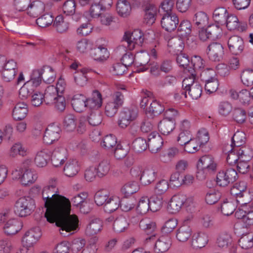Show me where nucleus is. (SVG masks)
<instances>
[{"mask_svg": "<svg viewBox=\"0 0 253 253\" xmlns=\"http://www.w3.org/2000/svg\"><path fill=\"white\" fill-rule=\"evenodd\" d=\"M42 195L46 208L45 217L70 201L58 194L55 179H52L43 188Z\"/></svg>", "mask_w": 253, "mask_h": 253, "instance_id": "nucleus-2", "label": "nucleus"}, {"mask_svg": "<svg viewBox=\"0 0 253 253\" xmlns=\"http://www.w3.org/2000/svg\"><path fill=\"white\" fill-rule=\"evenodd\" d=\"M168 45L173 49L174 51H181L184 47V43L180 38L175 37L168 41Z\"/></svg>", "mask_w": 253, "mask_h": 253, "instance_id": "nucleus-58", "label": "nucleus"}, {"mask_svg": "<svg viewBox=\"0 0 253 253\" xmlns=\"http://www.w3.org/2000/svg\"><path fill=\"white\" fill-rule=\"evenodd\" d=\"M35 201L30 197H23L16 202L14 207L15 214L21 217L30 215L35 210Z\"/></svg>", "mask_w": 253, "mask_h": 253, "instance_id": "nucleus-3", "label": "nucleus"}, {"mask_svg": "<svg viewBox=\"0 0 253 253\" xmlns=\"http://www.w3.org/2000/svg\"><path fill=\"white\" fill-rule=\"evenodd\" d=\"M120 208L123 211L127 212L133 209L136 204V200L133 197H124L120 200Z\"/></svg>", "mask_w": 253, "mask_h": 253, "instance_id": "nucleus-50", "label": "nucleus"}, {"mask_svg": "<svg viewBox=\"0 0 253 253\" xmlns=\"http://www.w3.org/2000/svg\"><path fill=\"white\" fill-rule=\"evenodd\" d=\"M161 22L163 29L168 32H172L176 28L179 19L175 13L165 14Z\"/></svg>", "mask_w": 253, "mask_h": 253, "instance_id": "nucleus-11", "label": "nucleus"}, {"mask_svg": "<svg viewBox=\"0 0 253 253\" xmlns=\"http://www.w3.org/2000/svg\"><path fill=\"white\" fill-rule=\"evenodd\" d=\"M148 147L150 151L153 153H157L163 144L161 136L156 132H153L148 136Z\"/></svg>", "mask_w": 253, "mask_h": 253, "instance_id": "nucleus-17", "label": "nucleus"}, {"mask_svg": "<svg viewBox=\"0 0 253 253\" xmlns=\"http://www.w3.org/2000/svg\"><path fill=\"white\" fill-rule=\"evenodd\" d=\"M171 245V241L169 237H161L156 242L155 252L156 253H162L167 252Z\"/></svg>", "mask_w": 253, "mask_h": 253, "instance_id": "nucleus-31", "label": "nucleus"}, {"mask_svg": "<svg viewBox=\"0 0 253 253\" xmlns=\"http://www.w3.org/2000/svg\"><path fill=\"white\" fill-rule=\"evenodd\" d=\"M42 235L39 227H35L27 231L23 237V242L25 246L32 247Z\"/></svg>", "mask_w": 253, "mask_h": 253, "instance_id": "nucleus-13", "label": "nucleus"}, {"mask_svg": "<svg viewBox=\"0 0 253 253\" xmlns=\"http://www.w3.org/2000/svg\"><path fill=\"white\" fill-rule=\"evenodd\" d=\"M221 196L219 191L215 189L210 190L206 195L205 200L208 204L212 205L217 202Z\"/></svg>", "mask_w": 253, "mask_h": 253, "instance_id": "nucleus-51", "label": "nucleus"}, {"mask_svg": "<svg viewBox=\"0 0 253 253\" xmlns=\"http://www.w3.org/2000/svg\"><path fill=\"white\" fill-rule=\"evenodd\" d=\"M80 170V165L76 159H70L66 163L64 168V173L68 177L76 175Z\"/></svg>", "mask_w": 253, "mask_h": 253, "instance_id": "nucleus-25", "label": "nucleus"}, {"mask_svg": "<svg viewBox=\"0 0 253 253\" xmlns=\"http://www.w3.org/2000/svg\"><path fill=\"white\" fill-rule=\"evenodd\" d=\"M53 26L60 33L67 32L69 27V23L64 20L62 16H57L53 22Z\"/></svg>", "mask_w": 253, "mask_h": 253, "instance_id": "nucleus-43", "label": "nucleus"}, {"mask_svg": "<svg viewBox=\"0 0 253 253\" xmlns=\"http://www.w3.org/2000/svg\"><path fill=\"white\" fill-rule=\"evenodd\" d=\"M199 167L204 169L210 173L215 172L218 167V164L215 158L211 155H205L201 157L198 161Z\"/></svg>", "mask_w": 253, "mask_h": 253, "instance_id": "nucleus-8", "label": "nucleus"}, {"mask_svg": "<svg viewBox=\"0 0 253 253\" xmlns=\"http://www.w3.org/2000/svg\"><path fill=\"white\" fill-rule=\"evenodd\" d=\"M16 70V63L13 60L7 61L4 66L2 72L3 79L5 82H10L14 79Z\"/></svg>", "mask_w": 253, "mask_h": 253, "instance_id": "nucleus-18", "label": "nucleus"}, {"mask_svg": "<svg viewBox=\"0 0 253 253\" xmlns=\"http://www.w3.org/2000/svg\"><path fill=\"white\" fill-rule=\"evenodd\" d=\"M246 135L242 131H236L232 137V142L230 147L235 149H239L245 143Z\"/></svg>", "mask_w": 253, "mask_h": 253, "instance_id": "nucleus-35", "label": "nucleus"}, {"mask_svg": "<svg viewBox=\"0 0 253 253\" xmlns=\"http://www.w3.org/2000/svg\"><path fill=\"white\" fill-rule=\"evenodd\" d=\"M209 17L207 13L203 11H199L194 16V24L199 28H203L208 23Z\"/></svg>", "mask_w": 253, "mask_h": 253, "instance_id": "nucleus-39", "label": "nucleus"}, {"mask_svg": "<svg viewBox=\"0 0 253 253\" xmlns=\"http://www.w3.org/2000/svg\"><path fill=\"white\" fill-rule=\"evenodd\" d=\"M227 18L225 25H226L228 30L230 31L235 30H243V29L240 27V22L236 16L229 14Z\"/></svg>", "mask_w": 253, "mask_h": 253, "instance_id": "nucleus-45", "label": "nucleus"}, {"mask_svg": "<svg viewBox=\"0 0 253 253\" xmlns=\"http://www.w3.org/2000/svg\"><path fill=\"white\" fill-rule=\"evenodd\" d=\"M159 131L163 135H168L174 128V122L169 120L163 119L159 125Z\"/></svg>", "mask_w": 253, "mask_h": 253, "instance_id": "nucleus-42", "label": "nucleus"}, {"mask_svg": "<svg viewBox=\"0 0 253 253\" xmlns=\"http://www.w3.org/2000/svg\"><path fill=\"white\" fill-rule=\"evenodd\" d=\"M28 112L27 105L24 102H19L15 106L12 112V116L15 120H22L26 118Z\"/></svg>", "mask_w": 253, "mask_h": 253, "instance_id": "nucleus-26", "label": "nucleus"}, {"mask_svg": "<svg viewBox=\"0 0 253 253\" xmlns=\"http://www.w3.org/2000/svg\"><path fill=\"white\" fill-rule=\"evenodd\" d=\"M230 194L236 198L237 202L241 205H246L247 202L242 199L245 195H248L247 185L244 181L234 184L230 189Z\"/></svg>", "mask_w": 253, "mask_h": 253, "instance_id": "nucleus-7", "label": "nucleus"}, {"mask_svg": "<svg viewBox=\"0 0 253 253\" xmlns=\"http://www.w3.org/2000/svg\"><path fill=\"white\" fill-rule=\"evenodd\" d=\"M23 227V223L17 219L13 218L9 219L6 222L3 230L7 235H12L19 232Z\"/></svg>", "mask_w": 253, "mask_h": 253, "instance_id": "nucleus-20", "label": "nucleus"}, {"mask_svg": "<svg viewBox=\"0 0 253 253\" xmlns=\"http://www.w3.org/2000/svg\"><path fill=\"white\" fill-rule=\"evenodd\" d=\"M42 80V70L41 69H37L33 71L30 77V80L27 82V84H31L33 87H38Z\"/></svg>", "mask_w": 253, "mask_h": 253, "instance_id": "nucleus-47", "label": "nucleus"}, {"mask_svg": "<svg viewBox=\"0 0 253 253\" xmlns=\"http://www.w3.org/2000/svg\"><path fill=\"white\" fill-rule=\"evenodd\" d=\"M228 46L230 51L236 55L240 54L244 49V41L238 36H233L229 39Z\"/></svg>", "mask_w": 253, "mask_h": 253, "instance_id": "nucleus-15", "label": "nucleus"}, {"mask_svg": "<svg viewBox=\"0 0 253 253\" xmlns=\"http://www.w3.org/2000/svg\"><path fill=\"white\" fill-rule=\"evenodd\" d=\"M149 60V56L147 53H145L140 55L138 57V60L135 59L134 63L135 66L137 67L136 72L139 73L147 70L149 68L148 63Z\"/></svg>", "mask_w": 253, "mask_h": 253, "instance_id": "nucleus-33", "label": "nucleus"}, {"mask_svg": "<svg viewBox=\"0 0 253 253\" xmlns=\"http://www.w3.org/2000/svg\"><path fill=\"white\" fill-rule=\"evenodd\" d=\"M59 96L57 88L53 85H50L48 86L45 90L43 95L44 100L47 105H51Z\"/></svg>", "mask_w": 253, "mask_h": 253, "instance_id": "nucleus-32", "label": "nucleus"}, {"mask_svg": "<svg viewBox=\"0 0 253 253\" xmlns=\"http://www.w3.org/2000/svg\"><path fill=\"white\" fill-rule=\"evenodd\" d=\"M143 22L149 25H152L156 20L158 7L153 4H147L144 8Z\"/></svg>", "mask_w": 253, "mask_h": 253, "instance_id": "nucleus-21", "label": "nucleus"}, {"mask_svg": "<svg viewBox=\"0 0 253 253\" xmlns=\"http://www.w3.org/2000/svg\"><path fill=\"white\" fill-rule=\"evenodd\" d=\"M110 169V164L107 160H103L96 168L97 176L101 178L106 176Z\"/></svg>", "mask_w": 253, "mask_h": 253, "instance_id": "nucleus-53", "label": "nucleus"}, {"mask_svg": "<svg viewBox=\"0 0 253 253\" xmlns=\"http://www.w3.org/2000/svg\"><path fill=\"white\" fill-rule=\"evenodd\" d=\"M156 178V172L152 169L144 170L140 176L139 179L142 184L147 185L154 181Z\"/></svg>", "mask_w": 253, "mask_h": 253, "instance_id": "nucleus-40", "label": "nucleus"}, {"mask_svg": "<svg viewBox=\"0 0 253 253\" xmlns=\"http://www.w3.org/2000/svg\"><path fill=\"white\" fill-rule=\"evenodd\" d=\"M41 69L42 70L43 81L48 84L52 83L55 79V74L53 69L49 66L43 67Z\"/></svg>", "mask_w": 253, "mask_h": 253, "instance_id": "nucleus-49", "label": "nucleus"}, {"mask_svg": "<svg viewBox=\"0 0 253 253\" xmlns=\"http://www.w3.org/2000/svg\"><path fill=\"white\" fill-rule=\"evenodd\" d=\"M123 41V46L127 47L129 50H132L135 45H142L144 41L143 34L139 30H135L132 32H126L124 36Z\"/></svg>", "mask_w": 253, "mask_h": 253, "instance_id": "nucleus-5", "label": "nucleus"}, {"mask_svg": "<svg viewBox=\"0 0 253 253\" xmlns=\"http://www.w3.org/2000/svg\"><path fill=\"white\" fill-rule=\"evenodd\" d=\"M189 219L187 218L183 220L182 225L176 230V238L180 242L187 241L192 234V229L188 224Z\"/></svg>", "mask_w": 253, "mask_h": 253, "instance_id": "nucleus-16", "label": "nucleus"}, {"mask_svg": "<svg viewBox=\"0 0 253 253\" xmlns=\"http://www.w3.org/2000/svg\"><path fill=\"white\" fill-rule=\"evenodd\" d=\"M241 81L247 86L253 85V70L247 69L244 70L241 75Z\"/></svg>", "mask_w": 253, "mask_h": 253, "instance_id": "nucleus-61", "label": "nucleus"}, {"mask_svg": "<svg viewBox=\"0 0 253 253\" xmlns=\"http://www.w3.org/2000/svg\"><path fill=\"white\" fill-rule=\"evenodd\" d=\"M120 206V199L118 197H110L105 203L104 209L105 212L111 213L117 210Z\"/></svg>", "mask_w": 253, "mask_h": 253, "instance_id": "nucleus-46", "label": "nucleus"}, {"mask_svg": "<svg viewBox=\"0 0 253 253\" xmlns=\"http://www.w3.org/2000/svg\"><path fill=\"white\" fill-rule=\"evenodd\" d=\"M149 203V199L147 197H142L136 206L137 213L140 214L146 213L150 210Z\"/></svg>", "mask_w": 253, "mask_h": 253, "instance_id": "nucleus-63", "label": "nucleus"}, {"mask_svg": "<svg viewBox=\"0 0 253 253\" xmlns=\"http://www.w3.org/2000/svg\"><path fill=\"white\" fill-rule=\"evenodd\" d=\"M234 151H236V153L238 154L241 160L243 159L246 161H250L253 157V152L252 149L245 146L239 149H235Z\"/></svg>", "mask_w": 253, "mask_h": 253, "instance_id": "nucleus-56", "label": "nucleus"}, {"mask_svg": "<svg viewBox=\"0 0 253 253\" xmlns=\"http://www.w3.org/2000/svg\"><path fill=\"white\" fill-rule=\"evenodd\" d=\"M229 13L223 6H218L213 11L212 18L214 21L220 25H225Z\"/></svg>", "mask_w": 253, "mask_h": 253, "instance_id": "nucleus-23", "label": "nucleus"}, {"mask_svg": "<svg viewBox=\"0 0 253 253\" xmlns=\"http://www.w3.org/2000/svg\"><path fill=\"white\" fill-rule=\"evenodd\" d=\"M164 110V106L161 105L160 102L153 100L150 104L147 113L155 116L161 114Z\"/></svg>", "mask_w": 253, "mask_h": 253, "instance_id": "nucleus-52", "label": "nucleus"}, {"mask_svg": "<svg viewBox=\"0 0 253 253\" xmlns=\"http://www.w3.org/2000/svg\"><path fill=\"white\" fill-rule=\"evenodd\" d=\"M18 155L22 156L26 155V150L20 143L14 144L9 151V155L11 157H15Z\"/></svg>", "mask_w": 253, "mask_h": 253, "instance_id": "nucleus-64", "label": "nucleus"}, {"mask_svg": "<svg viewBox=\"0 0 253 253\" xmlns=\"http://www.w3.org/2000/svg\"><path fill=\"white\" fill-rule=\"evenodd\" d=\"M54 17L49 13H46L38 18L36 20L37 24L40 27L45 28L50 25L53 22Z\"/></svg>", "mask_w": 253, "mask_h": 253, "instance_id": "nucleus-60", "label": "nucleus"}, {"mask_svg": "<svg viewBox=\"0 0 253 253\" xmlns=\"http://www.w3.org/2000/svg\"><path fill=\"white\" fill-rule=\"evenodd\" d=\"M50 158V151L47 149H42L37 152L35 158V163L38 167H44L46 166Z\"/></svg>", "mask_w": 253, "mask_h": 253, "instance_id": "nucleus-24", "label": "nucleus"}, {"mask_svg": "<svg viewBox=\"0 0 253 253\" xmlns=\"http://www.w3.org/2000/svg\"><path fill=\"white\" fill-rule=\"evenodd\" d=\"M61 131L60 126L55 124H50L46 128L43 140L47 144H51L54 141L58 140L60 137Z\"/></svg>", "mask_w": 253, "mask_h": 253, "instance_id": "nucleus-9", "label": "nucleus"}, {"mask_svg": "<svg viewBox=\"0 0 253 253\" xmlns=\"http://www.w3.org/2000/svg\"><path fill=\"white\" fill-rule=\"evenodd\" d=\"M90 55L94 60L101 62L106 60L109 57V52L106 47L103 45H99L91 50Z\"/></svg>", "mask_w": 253, "mask_h": 253, "instance_id": "nucleus-27", "label": "nucleus"}, {"mask_svg": "<svg viewBox=\"0 0 253 253\" xmlns=\"http://www.w3.org/2000/svg\"><path fill=\"white\" fill-rule=\"evenodd\" d=\"M87 107L91 109H97L102 104L101 94L98 90H94L91 98L86 99Z\"/></svg>", "mask_w": 253, "mask_h": 253, "instance_id": "nucleus-28", "label": "nucleus"}, {"mask_svg": "<svg viewBox=\"0 0 253 253\" xmlns=\"http://www.w3.org/2000/svg\"><path fill=\"white\" fill-rule=\"evenodd\" d=\"M102 222L99 219L91 220L87 226L85 233L88 236H92L97 234L101 230Z\"/></svg>", "mask_w": 253, "mask_h": 253, "instance_id": "nucleus-36", "label": "nucleus"}, {"mask_svg": "<svg viewBox=\"0 0 253 253\" xmlns=\"http://www.w3.org/2000/svg\"><path fill=\"white\" fill-rule=\"evenodd\" d=\"M71 202L69 201L45 217L50 223H55L60 227L59 231L63 236L68 233L77 230L79 228V219L75 214H70Z\"/></svg>", "mask_w": 253, "mask_h": 253, "instance_id": "nucleus-1", "label": "nucleus"}, {"mask_svg": "<svg viewBox=\"0 0 253 253\" xmlns=\"http://www.w3.org/2000/svg\"><path fill=\"white\" fill-rule=\"evenodd\" d=\"M88 72L87 69L84 68L75 73L74 75V81L77 85L83 86L86 84V74Z\"/></svg>", "mask_w": 253, "mask_h": 253, "instance_id": "nucleus-48", "label": "nucleus"}, {"mask_svg": "<svg viewBox=\"0 0 253 253\" xmlns=\"http://www.w3.org/2000/svg\"><path fill=\"white\" fill-rule=\"evenodd\" d=\"M128 226L126 218L121 215L114 221L113 229L116 232L120 233L123 232Z\"/></svg>", "mask_w": 253, "mask_h": 253, "instance_id": "nucleus-44", "label": "nucleus"}, {"mask_svg": "<svg viewBox=\"0 0 253 253\" xmlns=\"http://www.w3.org/2000/svg\"><path fill=\"white\" fill-rule=\"evenodd\" d=\"M232 239L231 235L227 233L221 234L216 241L217 246L220 248H227L231 244Z\"/></svg>", "mask_w": 253, "mask_h": 253, "instance_id": "nucleus-54", "label": "nucleus"}, {"mask_svg": "<svg viewBox=\"0 0 253 253\" xmlns=\"http://www.w3.org/2000/svg\"><path fill=\"white\" fill-rule=\"evenodd\" d=\"M132 147L137 153L142 152L148 148L146 140L141 137H138L133 141Z\"/></svg>", "mask_w": 253, "mask_h": 253, "instance_id": "nucleus-62", "label": "nucleus"}, {"mask_svg": "<svg viewBox=\"0 0 253 253\" xmlns=\"http://www.w3.org/2000/svg\"><path fill=\"white\" fill-rule=\"evenodd\" d=\"M86 99L83 95H75L72 100V106L75 111L81 112L87 107Z\"/></svg>", "mask_w": 253, "mask_h": 253, "instance_id": "nucleus-34", "label": "nucleus"}, {"mask_svg": "<svg viewBox=\"0 0 253 253\" xmlns=\"http://www.w3.org/2000/svg\"><path fill=\"white\" fill-rule=\"evenodd\" d=\"M140 228L144 230L147 234H152L150 236H148L145 238V242L148 243L149 241H155V234L154 233L156 228L155 222L149 218H144L140 220L139 222Z\"/></svg>", "mask_w": 253, "mask_h": 253, "instance_id": "nucleus-12", "label": "nucleus"}, {"mask_svg": "<svg viewBox=\"0 0 253 253\" xmlns=\"http://www.w3.org/2000/svg\"><path fill=\"white\" fill-rule=\"evenodd\" d=\"M38 175L36 171L31 169H26L22 173L21 183L27 186L33 183L37 179Z\"/></svg>", "mask_w": 253, "mask_h": 253, "instance_id": "nucleus-30", "label": "nucleus"}, {"mask_svg": "<svg viewBox=\"0 0 253 253\" xmlns=\"http://www.w3.org/2000/svg\"><path fill=\"white\" fill-rule=\"evenodd\" d=\"M209 241L208 236L207 233L199 232L194 233L192 237L191 246L194 249L204 248Z\"/></svg>", "mask_w": 253, "mask_h": 253, "instance_id": "nucleus-19", "label": "nucleus"}, {"mask_svg": "<svg viewBox=\"0 0 253 253\" xmlns=\"http://www.w3.org/2000/svg\"><path fill=\"white\" fill-rule=\"evenodd\" d=\"M207 53L211 60L220 61L222 59L224 53L223 47L219 43L212 42L208 46Z\"/></svg>", "mask_w": 253, "mask_h": 253, "instance_id": "nucleus-10", "label": "nucleus"}, {"mask_svg": "<svg viewBox=\"0 0 253 253\" xmlns=\"http://www.w3.org/2000/svg\"><path fill=\"white\" fill-rule=\"evenodd\" d=\"M238 177L235 169L228 168L219 171L216 175V183L221 187L227 186L230 183L234 182Z\"/></svg>", "mask_w": 253, "mask_h": 253, "instance_id": "nucleus-6", "label": "nucleus"}, {"mask_svg": "<svg viewBox=\"0 0 253 253\" xmlns=\"http://www.w3.org/2000/svg\"><path fill=\"white\" fill-rule=\"evenodd\" d=\"M66 150L64 148H57L50 154L51 163L54 167H58L63 164L66 159Z\"/></svg>", "mask_w": 253, "mask_h": 253, "instance_id": "nucleus-22", "label": "nucleus"}, {"mask_svg": "<svg viewBox=\"0 0 253 253\" xmlns=\"http://www.w3.org/2000/svg\"><path fill=\"white\" fill-rule=\"evenodd\" d=\"M44 10V6L40 1H35L30 3L28 13L30 16L36 17L42 13Z\"/></svg>", "mask_w": 253, "mask_h": 253, "instance_id": "nucleus-38", "label": "nucleus"}, {"mask_svg": "<svg viewBox=\"0 0 253 253\" xmlns=\"http://www.w3.org/2000/svg\"><path fill=\"white\" fill-rule=\"evenodd\" d=\"M139 189L138 183L136 181H130L125 184L121 188V192L125 197L129 196Z\"/></svg>", "mask_w": 253, "mask_h": 253, "instance_id": "nucleus-41", "label": "nucleus"}, {"mask_svg": "<svg viewBox=\"0 0 253 253\" xmlns=\"http://www.w3.org/2000/svg\"><path fill=\"white\" fill-rule=\"evenodd\" d=\"M116 144L117 138L112 134L105 136L101 143L102 147L107 150L113 149Z\"/></svg>", "mask_w": 253, "mask_h": 253, "instance_id": "nucleus-59", "label": "nucleus"}, {"mask_svg": "<svg viewBox=\"0 0 253 253\" xmlns=\"http://www.w3.org/2000/svg\"><path fill=\"white\" fill-rule=\"evenodd\" d=\"M187 200V196L182 193L175 194L172 197L168 208L172 213L178 212Z\"/></svg>", "mask_w": 253, "mask_h": 253, "instance_id": "nucleus-14", "label": "nucleus"}, {"mask_svg": "<svg viewBox=\"0 0 253 253\" xmlns=\"http://www.w3.org/2000/svg\"><path fill=\"white\" fill-rule=\"evenodd\" d=\"M192 31V24L190 21L183 20L180 22L177 27V31L181 36H187L191 34Z\"/></svg>", "mask_w": 253, "mask_h": 253, "instance_id": "nucleus-57", "label": "nucleus"}, {"mask_svg": "<svg viewBox=\"0 0 253 253\" xmlns=\"http://www.w3.org/2000/svg\"><path fill=\"white\" fill-rule=\"evenodd\" d=\"M138 116L137 109L133 106L123 108L119 113L118 124L122 128H126L131 122L135 120Z\"/></svg>", "mask_w": 253, "mask_h": 253, "instance_id": "nucleus-4", "label": "nucleus"}, {"mask_svg": "<svg viewBox=\"0 0 253 253\" xmlns=\"http://www.w3.org/2000/svg\"><path fill=\"white\" fill-rule=\"evenodd\" d=\"M118 14L122 17H127L131 13V6L126 0H119L116 5Z\"/></svg>", "mask_w": 253, "mask_h": 253, "instance_id": "nucleus-29", "label": "nucleus"}, {"mask_svg": "<svg viewBox=\"0 0 253 253\" xmlns=\"http://www.w3.org/2000/svg\"><path fill=\"white\" fill-rule=\"evenodd\" d=\"M63 126L68 131H72L76 127V120L75 116L71 114L65 116L63 121Z\"/></svg>", "mask_w": 253, "mask_h": 253, "instance_id": "nucleus-55", "label": "nucleus"}, {"mask_svg": "<svg viewBox=\"0 0 253 253\" xmlns=\"http://www.w3.org/2000/svg\"><path fill=\"white\" fill-rule=\"evenodd\" d=\"M204 67L203 60L200 56L195 55L191 59L190 67L188 69V72L192 76L195 75L196 72L203 68Z\"/></svg>", "mask_w": 253, "mask_h": 253, "instance_id": "nucleus-37", "label": "nucleus"}]
</instances>
